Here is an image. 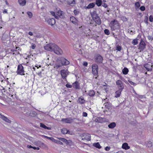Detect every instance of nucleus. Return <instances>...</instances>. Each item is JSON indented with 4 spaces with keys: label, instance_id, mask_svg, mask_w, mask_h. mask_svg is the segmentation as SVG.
Masks as SVG:
<instances>
[{
    "label": "nucleus",
    "instance_id": "obj_1",
    "mask_svg": "<svg viewBox=\"0 0 153 153\" xmlns=\"http://www.w3.org/2000/svg\"><path fill=\"white\" fill-rule=\"evenodd\" d=\"M10 88L8 87H0V91L4 95H6L10 101H13L14 100L13 96L10 93Z\"/></svg>",
    "mask_w": 153,
    "mask_h": 153
},
{
    "label": "nucleus",
    "instance_id": "obj_2",
    "mask_svg": "<svg viewBox=\"0 0 153 153\" xmlns=\"http://www.w3.org/2000/svg\"><path fill=\"white\" fill-rule=\"evenodd\" d=\"M10 88L8 87H0V91L4 95H6L10 101H13L14 100L13 96L10 93Z\"/></svg>",
    "mask_w": 153,
    "mask_h": 153
},
{
    "label": "nucleus",
    "instance_id": "obj_3",
    "mask_svg": "<svg viewBox=\"0 0 153 153\" xmlns=\"http://www.w3.org/2000/svg\"><path fill=\"white\" fill-rule=\"evenodd\" d=\"M91 16L94 21L96 23V24H95V26H97V24L99 25L101 24V19L98 15L97 14L96 11H94L91 13Z\"/></svg>",
    "mask_w": 153,
    "mask_h": 153
},
{
    "label": "nucleus",
    "instance_id": "obj_4",
    "mask_svg": "<svg viewBox=\"0 0 153 153\" xmlns=\"http://www.w3.org/2000/svg\"><path fill=\"white\" fill-rule=\"evenodd\" d=\"M109 26L112 30H118L120 28V25L117 20L114 19L110 22Z\"/></svg>",
    "mask_w": 153,
    "mask_h": 153
},
{
    "label": "nucleus",
    "instance_id": "obj_5",
    "mask_svg": "<svg viewBox=\"0 0 153 153\" xmlns=\"http://www.w3.org/2000/svg\"><path fill=\"white\" fill-rule=\"evenodd\" d=\"M92 73L94 75L95 78L96 79L98 76V65L96 64H94L92 65Z\"/></svg>",
    "mask_w": 153,
    "mask_h": 153
},
{
    "label": "nucleus",
    "instance_id": "obj_6",
    "mask_svg": "<svg viewBox=\"0 0 153 153\" xmlns=\"http://www.w3.org/2000/svg\"><path fill=\"white\" fill-rule=\"evenodd\" d=\"M17 74L22 76L25 75V72L24 68L22 64H19L18 65L17 70L16 71Z\"/></svg>",
    "mask_w": 153,
    "mask_h": 153
},
{
    "label": "nucleus",
    "instance_id": "obj_7",
    "mask_svg": "<svg viewBox=\"0 0 153 153\" xmlns=\"http://www.w3.org/2000/svg\"><path fill=\"white\" fill-rule=\"evenodd\" d=\"M94 61L97 64H101L102 63L103 59L102 56L99 54L96 55L94 57Z\"/></svg>",
    "mask_w": 153,
    "mask_h": 153
},
{
    "label": "nucleus",
    "instance_id": "obj_8",
    "mask_svg": "<svg viewBox=\"0 0 153 153\" xmlns=\"http://www.w3.org/2000/svg\"><path fill=\"white\" fill-rule=\"evenodd\" d=\"M53 51L57 55H61L63 53L62 50L55 44Z\"/></svg>",
    "mask_w": 153,
    "mask_h": 153
},
{
    "label": "nucleus",
    "instance_id": "obj_9",
    "mask_svg": "<svg viewBox=\"0 0 153 153\" xmlns=\"http://www.w3.org/2000/svg\"><path fill=\"white\" fill-rule=\"evenodd\" d=\"M55 44H49L45 46V49L47 51H52L53 50Z\"/></svg>",
    "mask_w": 153,
    "mask_h": 153
},
{
    "label": "nucleus",
    "instance_id": "obj_10",
    "mask_svg": "<svg viewBox=\"0 0 153 153\" xmlns=\"http://www.w3.org/2000/svg\"><path fill=\"white\" fill-rule=\"evenodd\" d=\"M146 44L142 39H141V41L139 45V49L140 50V51H143L146 48Z\"/></svg>",
    "mask_w": 153,
    "mask_h": 153
},
{
    "label": "nucleus",
    "instance_id": "obj_11",
    "mask_svg": "<svg viewBox=\"0 0 153 153\" xmlns=\"http://www.w3.org/2000/svg\"><path fill=\"white\" fill-rule=\"evenodd\" d=\"M82 137V140H86L87 141H90L91 140V135L90 134L84 133L81 135Z\"/></svg>",
    "mask_w": 153,
    "mask_h": 153
},
{
    "label": "nucleus",
    "instance_id": "obj_12",
    "mask_svg": "<svg viewBox=\"0 0 153 153\" xmlns=\"http://www.w3.org/2000/svg\"><path fill=\"white\" fill-rule=\"evenodd\" d=\"M59 60L61 61V64L63 65H66L70 64L69 61L63 57L60 58Z\"/></svg>",
    "mask_w": 153,
    "mask_h": 153
},
{
    "label": "nucleus",
    "instance_id": "obj_13",
    "mask_svg": "<svg viewBox=\"0 0 153 153\" xmlns=\"http://www.w3.org/2000/svg\"><path fill=\"white\" fill-rule=\"evenodd\" d=\"M60 73L62 78L63 79H65V80L66 81V78L68 74L67 70L64 69L61 70L60 71Z\"/></svg>",
    "mask_w": 153,
    "mask_h": 153
},
{
    "label": "nucleus",
    "instance_id": "obj_14",
    "mask_svg": "<svg viewBox=\"0 0 153 153\" xmlns=\"http://www.w3.org/2000/svg\"><path fill=\"white\" fill-rule=\"evenodd\" d=\"M123 89V88H119V89L117 91H116L115 93V97H119L121 94V92Z\"/></svg>",
    "mask_w": 153,
    "mask_h": 153
},
{
    "label": "nucleus",
    "instance_id": "obj_15",
    "mask_svg": "<svg viewBox=\"0 0 153 153\" xmlns=\"http://www.w3.org/2000/svg\"><path fill=\"white\" fill-rule=\"evenodd\" d=\"M152 65L148 63L144 65V67L146 68L147 71H152Z\"/></svg>",
    "mask_w": 153,
    "mask_h": 153
},
{
    "label": "nucleus",
    "instance_id": "obj_16",
    "mask_svg": "<svg viewBox=\"0 0 153 153\" xmlns=\"http://www.w3.org/2000/svg\"><path fill=\"white\" fill-rule=\"evenodd\" d=\"M47 22L48 24L51 25H53L55 23L56 21L54 19L51 18L49 19L48 20Z\"/></svg>",
    "mask_w": 153,
    "mask_h": 153
},
{
    "label": "nucleus",
    "instance_id": "obj_17",
    "mask_svg": "<svg viewBox=\"0 0 153 153\" xmlns=\"http://www.w3.org/2000/svg\"><path fill=\"white\" fill-rule=\"evenodd\" d=\"M70 20L73 24L75 25L77 24L78 20L74 17L73 16L71 17L70 18Z\"/></svg>",
    "mask_w": 153,
    "mask_h": 153
},
{
    "label": "nucleus",
    "instance_id": "obj_18",
    "mask_svg": "<svg viewBox=\"0 0 153 153\" xmlns=\"http://www.w3.org/2000/svg\"><path fill=\"white\" fill-rule=\"evenodd\" d=\"M103 106H105L106 109L110 110L111 108V104L107 102L104 103Z\"/></svg>",
    "mask_w": 153,
    "mask_h": 153
},
{
    "label": "nucleus",
    "instance_id": "obj_19",
    "mask_svg": "<svg viewBox=\"0 0 153 153\" xmlns=\"http://www.w3.org/2000/svg\"><path fill=\"white\" fill-rule=\"evenodd\" d=\"M62 121H65V123H72V120L69 118H63L62 119Z\"/></svg>",
    "mask_w": 153,
    "mask_h": 153
},
{
    "label": "nucleus",
    "instance_id": "obj_20",
    "mask_svg": "<svg viewBox=\"0 0 153 153\" xmlns=\"http://www.w3.org/2000/svg\"><path fill=\"white\" fill-rule=\"evenodd\" d=\"M63 14V12L61 10H59L56 13V14L58 16H55V17L56 19L58 18V17H60L61 16H62Z\"/></svg>",
    "mask_w": 153,
    "mask_h": 153
},
{
    "label": "nucleus",
    "instance_id": "obj_21",
    "mask_svg": "<svg viewBox=\"0 0 153 153\" xmlns=\"http://www.w3.org/2000/svg\"><path fill=\"white\" fill-rule=\"evenodd\" d=\"M95 5V3L93 2L89 4L88 6L86 7V8L88 9H89L94 7Z\"/></svg>",
    "mask_w": 153,
    "mask_h": 153
},
{
    "label": "nucleus",
    "instance_id": "obj_22",
    "mask_svg": "<svg viewBox=\"0 0 153 153\" xmlns=\"http://www.w3.org/2000/svg\"><path fill=\"white\" fill-rule=\"evenodd\" d=\"M122 148L126 150L129 149L130 147L128 146V144L127 143H124L123 144L122 146Z\"/></svg>",
    "mask_w": 153,
    "mask_h": 153
},
{
    "label": "nucleus",
    "instance_id": "obj_23",
    "mask_svg": "<svg viewBox=\"0 0 153 153\" xmlns=\"http://www.w3.org/2000/svg\"><path fill=\"white\" fill-rule=\"evenodd\" d=\"M27 107H20L19 108V111H21L22 113H24L26 110H27L26 108Z\"/></svg>",
    "mask_w": 153,
    "mask_h": 153
},
{
    "label": "nucleus",
    "instance_id": "obj_24",
    "mask_svg": "<svg viewBox=\"0 0 153 153\" xmlns=\"http://www.w3.org/2000/svg\"><path fill=\"white\" fill-rule=\"evenodd\" d=\"M78 101L80 104H82L84 103L85 100L84 99L83 97H81L78 98Z\"/></svg>",
    "mask_w": 153,
    "mask_h": 153
},
{
    "label": "nucleus",
    "instance_id": "obj_25",
    "mask_svg": "<svg viewBox=\"0 0 153 153\" xmlns=\"http://www.w3.org/2000/svg\"><path fill=\"white\" fill-rule=\"evenodd\" d=\"M29 114H28V116H30L33 117L36 116L37 114L36 112L33 111H30V110Z\"/></svg>",
    "mask_w": 153,
    "mask_h": 153
},
{
    "label": "nucleus",
    "instance_id": "obj_26",
    "mask_svg": "<svg viewBox=\"0 0 153 153\" xmlns=\"http://www.w3.org/2000/svg\"><path fill=\"white\" fill-rule=\"evenodd\" d=\"M18 1L20 5L22 6L25 5L26 4V0H19Z\"/></svg>",
    "mask_w": 153,
    "mask_h": 153
},
{
    "label": "nucleus",
    "instance_id": "obj_27",
    "mask_svg": "<svg viewBox=\"0 0 153 153\" xmlns=\"http://www.w3.org/2000/svg\"><path fill=\"white\" fill-rule=\"evenodd\" d=\"M116 126V124L114 122H113L109 124L108 126V127L111 128H114Z\"/></svg>",
    "mask_w": 153,
    "mask_h": 153
},
{
    "label": "nucleus",
    "instance_id": "obj_28",
    "mask_svg": "<svg viewBox=\"0 0 153 153\" xmlns=\"http://www.w3.org/2000/svg\"><path fill=\"white\" fill-rule=\"evenodd\" d=\"M97 6H100L102 4V1L101 0H96L95 3Z\"/></svg>",
    "mask_w": 153,
    "mask_h": 153
},
{
    "label": "nucleus",
    "instance_id": "obj_29",
    "mask_svg": "<svg viewBox=\"0 0 153 153\" xmlns=\"http://www.w3.org/2000/svg\"><path fill=\"white\" fill-rule=\"evenodd\" d=\"M40 126L44 128L47 129L49 130H50L51 129V128L47 127L44 124L42 123H40Z\"/></svg>",
    "mask_w": 153,
    "mask_h": 153
},
{
    "label": "nucleus",
    "instance_id": "obj_30",
    "mask_svg": "<svg viewBox=\"0 0 153 153\" xmlns=\"http://www.w3.org/2000/svg\"><path fill=\"white\" fill-rule=\"evenodd\" d=\"M0 117L7 122L9 123L10 121L7 117L4 115H1V116Z\"/></svg>",
    "mask_w": 153,
    "mask_h": 153
},
{
    "label": "nucleus",
    "instance_id": "obj_31",
    "mask_svg": "<svg viewBox=\"0 0 153 153\" xmlns=\"http://www.w3.org/2000/svg\"><path fill=\"white\" fill-rule=\"evenodd\" d=\"M69 130H68L66 128H63L62 129V133L64 134H67V133L69 134Z\"/></svg>",
    "mask_w": 153,
    "mask_h": 153
},
{
    "label": "nucleus",
    "instance_id": "obj_32",
    "mask_svg": "<svg viewBox=\"0 0 153 153\" xmlns=\"http://www.w3.org/2000/svg\"><path fill=\"white\" fill-rule=\"evenodd\" d=\"M128 72V70L126 68H125L123 70L122 72L124 74L126 75L127 74Z\"/></svg>",
    "mask_w": 153,
    "mask_h": 153
},
{
    "label": "nucleus",
    "instance_id": "obj_33",
    "mask_svg": "<svg viewBox=\"0 0 153 153\" xmlns=\"http://www.w3.org/2000/svg\"><path fill=\"white\" fill-rule=\"evenodd\" d=\"M104 112L106 115H109L111 114V111L109 110H107L105 109L104 111Z\"/></svg>",
    "mask_w": 153,
    "mask_h": 153
},
{
    "label": "nucleus",
    "instance_id": "obj_34",
    "mask_svg": "<svg viewBox=\"0 0 153 153\" xmlns=\"http://www.w3.org/2000/svg\"><path fill=\"white\" fill-rule=\"evenodd\" d=\"M95 94V92L93 90H91L89 91L88 94L91 97L93 96Z\"/></svg>",
    "mask_w": 153,
    "mask_h": 153
},
{
    "label": "nucleus",
    "instance_id": "obj_35",
    "mask_svg": "<svg viewBox=\"0 0 153 153\" xmlns=\"http://www.w3.org/2000/svg\"><path fill=\"white\" fill-rule=\"evenodd\" d=\"M93 146L98 149H100L101 147L99 143H94L93 144Z\"/></svg>",
    "mask_w": 153,
    "mask_h": 153
},
{
    "label": "nucleus",
    "instance_id": "obj_36",
    "mask_svg": "<svg viewBox=\"0 0 153 153\" xmlns=\"http://www.w3.org/2000/svg\"><path fill=\"white\" fill-rule=\"evenodd\" d=\"M116 83L117 85H119V86H122V82L121 80H118L116 81Z\"/></svg>",
    "mask_w": 153,
    "mask_h": 153
},
{
    "label": "nucleus",
    "instance_id": "obj_37",
    "mask_svg": "<svg viewBox=\"0 0 153 153\" xmlns=\"http://www.w3.org/2000/svg\"><path fill=\"white\" fill-rule=\"evenodd\" d=\"M140 7V4L139 1L135 3V7L136 9L139 8Z\"/></svg>",
    "mask_w": 153,
    "mask_h": 153
},
{
    "label": "nucleus",
    "instance_id": "obj_38",
    "mask_svg": "<svg viewBox=\"0 0 153 153\" xmlns=\"http://www.w3.org/2000/svg\"><path fill=\"white\" fill-rule=\"evenodd\" d=\"M62 64H60V63H55V68H56L57 69L60 67H61L62 66Z\"/></svg>",
    "mask_w": 153,
    "mask_h": 153
},
{
    "label": "nucleus",
    "instance_id": "obj_39",
    "mask_svg": "<svg viewBox=\"0 0 153 153\" xmlns=\"http://www.w3.org/2000/svg\"><path fill=\"white\" fill-rule=\"evenodd\" d=\"M137 39H136L133 40L132 41V44L134 45H136L138 43Z\"/></svg>",
    "mask_w": 153,
    "mask_h": 153
},
{
    "label": "nucleus",
    "instance_id": "obj_40",
    "mask_svg": "<svg viewBox=\"0 0 153 153\" xmlns=\"http://www.w3.org/2000/svg\"><path fill=\"white\" fill-rule=\"evenodd\" d=\"M59 139L62 141L64 143H66L67 142V140L64 138H59Z\"/></svg>",
    "mask_w": 153,
    "mask_h": 153
},
{
    "label": "nucleus",
    "instance_id": "obj_41",
    "mask_svg": "<svg viewBox=\"0 0 153 153\" xmlns=\"http://www.w3.org/2000/svg\"><path fill=\"white\" fill-rule=\"evenodd\" d=\"M27 110H26V111H25V113H24V114H26V115H28L30 112V110H29V108L27 107L26 108Z\"/></svg>",
    "mask_w": 153,
    "mask_h": 153
},
{
    "label": "nucleus",
    "instance_id": "obj_42",
    "mask_svg": "<svg viewBox=\"0 0 153 153\" xmlns=\"http://www.w3.org/2000/svg\"><path fill=\"white\" fill-rule=\"evenodd\" d=\"M105 33L107 35H109L110 34L109 31L108 29H105L104 30Z\"/></svg>",
    "mask_w": 153,
    "mask_h": 153
},
{
    "label": "nucleus",
    "instance_id": "obj_43",
    "mask_svg": "<svg viewBox=\"0 0 153 153\" xmlns=\"http://www.w3.org/2000/svg\"><path fill=\"white\" fill-rule=\"evenodd\" d=\"M122 48L121 46H120L119 45H117L116 47V50L118 51H120L121 50Z\"/></svg>",
    "mask_w": 153,
    "mask_h": 153
},
{
    "label": "nucleus",
    "instance_id": "obj_44",
    "mask_svg": "<svg viewBox=\"0 0 153 153\" xmlns=\"http://www.w3.org/2000/svg\"><path fill=\"white\" fill-rule=\"evenodd\" d=\"M27 14H28V16L30 18H31L33 16V14L32 13L30 12H28L27 13Z\"/></svg>",
    "mask_w": 153,
    "mask_h": 153
},
{
    "label": "nucleus",
    "instance_id": "obj_45",
    "mask_svg": "<svg viewBox=\"0 0 153 153\" xmlns=\"http://www.w3.org/2000/svg\"><path fill=\"white\" fill-rule=\"evenodd\" d=\"M38 143L41 146H42V147H45L46 145H45L43 143H42L40 141H38Z\"/></svg>",
    "mask_w": 153,
    "mask_h": 153
},
{
    "label": "nucleus",
    "instance_id": "obj_46",
    "mask_svg": "<svg viewBox=\"0 0 153 153\" xmlns=\"http://www.w3.org/2000/svg\"><path fill=\"white\" fill-rule=\"evenodd\" d=\"M144 22L146 24H148V17L146 16L145 17V19L144 20Z\"/></svg>",
    "mask_w": 153,
    "mask_h": 153
},
{
    "label": "nucleus",
    "instance_id": "obj_47",
    "mask_svg": "<svg viewBox=\"0 0 153 153\" xmlns=\"http://www.w3.org/2000/svg\"><path fill=\"white\" fill-rule=\"evenodd\" d=\"M74 14L76 16V15H78V14H79V11L77 10H74Z\"/></svg>",
    "mask_w": 153,
    "mask_h": 153
},
{
    "label": "nucleus",
    "instance_id": "obj_48",
    "mask_svg": "<svg viewBox=\"0 0 153 153\" xmlns=\"http://www.w3.org/2000/svg\"><path fill=\"white\" fill-rule=\"evenodd\" d=\"M149 21L151 22H153V16L152 15H150L149 16Z\"/></svg>",
    "mask_w": 153,
    "mask_h": 153
},
{
    "label": "nucleus",
    "instance_id": "obj_49",
    "mask_svg": "<svg viewBox=\"0 0 153 153\" xmlns=\"http://www.w3.org/2000/svg\"><path fill=\"white\" fill-rule=\"evenodd\" d=\"M73 86H78L79 82L77 81H76L73 84Z\"/></svg>",
    "mask_w": 153,
    "mask_h": 153
},
{
    "label": "nucleus",
    "instance_id": "obj_50",
    "mask_svg": "<svg viewBox=\"0 0 153 153\" xmlns=\"http://www.w3.org/2000/svg\"><path fill=\"white\" fill-rule=\"evenodd\" d=\"M145 7L144 6H141L140 7V9L141 10L143 11L145 10Z\"/></svg>",
    "mask_w": 153,
    "mask_h": 153
},
{
    "label": "nucleus",
    "instance_id": "obj_51",
    "mask_svg": "<svg viewBox=\"0 0 153 153\" xmlns=\"http://www.w3.org/2000/svg\"><path fill=\"white\" fill-rule=\"evenodd\" d=\"M55 143L61 145H62L63 144L62 142L58 140H56Z\"/></svg>",
    "mask_w": 153,
    "mask_h": 153
},
{
    "label": "nucleus",
    "instance_id": "obj_52",
    "mask_svg": "<svg viewBox=\"0 0 153 153\" xmlns=\"http://www.w3.org/2000/svg\"><path fill=\"white\" fill-rule=\"evenodd\" d=\"M36 47V45L35 44L32 43L31 46V48L33 49H34Z\"/></svg>",
    "mask_w": 153,
    "mask_h": 153
},
{
    "label": "nucleus",
    "instance_id": "obj_53",
    "mask_svg": "<svg viewBox=\"0 0 153 153\" xmlns=\"http://www.w3.org/2000/svg\"><path fill=\"white\" fill-rule=\"evenodd\" d=\"M102 6L106 8L108 7V5L106 3L103 2L102 3Z\"/></svg>",
    "mask_w": 153,
    "mask_h": 153
},
{
    "label": "nucleus",
    "instance_id": "obj_54",
    "mask_svg": "<svg viewBox=\"0 0 153 153\" xmlns=\"http://www.w3.org/2000/svg\"><path fill=\"white\" fill-rule=\"evenodd\" d=\"M110 148H111L110 146H107L105 148V149L106 151H108L110 149Z\"/></svg>",
    "mask_w": 153,
    "mask_h": 153
},
{
    "label": "nucleus",
    "instance_id": "obj_55",
    "mask_svg": "<svg viewBox=\"0 0 153 153\" xmlns=\"http://www.w3.org/2000/svg\"><path fill=\"white\" fill-rule=\"evenodd\" d=\"M43 136L44 137H45L46 138H47L48 139H49V140H51V137H47V136H45V135H43Z\"/></svg>",
    "mask_w": 153,
    "mask_h": 153
},
{
    "label": "nucleus",
    "instance_id": "obj_56",
    "mask_svg": "<svg viewBox=\"0 0 153 153\" xmlns=\"http://www.w3.org/2000/svg\"><path fill=\"white\" fill-rule=\"evenodd\" d=\"M15 52L16 53H15L16 55H18L20 54L19 53V51L17 50H15Z\"/></svg>",
    "mask_w": 153,
    "mask_h": 153
},
{
    "label": "nucleus",
    "instance_id": "obj_57",
    "mask_svg": "<svg viewBox=\"0 0 153 153\" xmlns=\"http://www.w3.org/2000/svg\"><path fill=\"white\" fill-rule=\"evenodd\" d=\"M129 83L131 85H135V83L133 82L132 81H129Z\"/></svg>",
    "mask_w": 153,
    "mask_h": 153
},
{
    "label": "nucleus",
    "instance_id": "obj_58",
    "mask_svg": "<svg viewBox=\"0 0 153 153\" xmlns=\"http://www.w3.org/2000/svg\"><path fill=\"white\" fill-rule=\"evenodd\" d=\"M56 140L54 139L53 138L51 137V140L52 142H54V143H56Z\"/></svg>",
    "mask_w": 153,
    "mask_h": 153
},
{
    "label": "nucleus",
    "instance_id": "obj_59",
    "mask_svg": "<svg viewBox=\"0 0 153 153\" xmlns=\"http://www.w3.org/2000/svg\"><path fill=\"white\" fill-rule=\"evenodd\" d=\"M88 65V63L86 62H84L83 64V65L85 67L87 66Z\"/></svg>",
    "mask_w": 153,
    "mask_h": 153
},
{
    "label": "nucleus",
    "instance_id": "obj_60",
    "mask_svg": "<svg viewBox=\"0 0 153 153\" xmlns=\"http://www.w3.org/2000/svg\"><path fill=\"white\" fill-rule=\"evenodd\" d=\"M87 116V114L85 112L83 113V116L84 117H86Z\"/></svg>",
    "mask_w": 153,
    "mask_h": 153
},
{
    "label": "nucleus",
    "instance_id": "obj_61",
    "mask_svg": "<svg viewBox=\"0 0 153 153\" xmlns=\"http://www.w3.org/2000/svg\"><path fill=\"white\" fill-rule=\"evenodd\" d=\"M71 141L70 140H67V142H66L65 143L66 144H67V145H70V143H71Z\"/></svg>",
    "mask_w": 153,
    "mask_h": 153
},
{
    "label": "nucleus",
    "instance_id": "obj_62",
    "mask_svg": "<svg viewBox=\"0 0 153 153\" xmlns=\"http://www.w3.org/2000/svg\"><path fill=\"white\" fill-rule=\"evenodd\" d=\"M16 49L18 51H21V49L20 48L18 47H16Z\"/></svg>",
    "mask_w": 153,
    "mask_h": 153
},
{
    "label": "nucleus",
    "instance_id": "obj_63",
    "mask_svg": "<svg viewBox=\"0 0 153 153\" xmlns=\"http://www.w3.org/2000/svg\"><path fill=\"white\" fill-rule=\"evenodd\" d=\"M51 14L53 16H55V13L54 12L51 11Z\"/></svg>",
    "mask_w": 153,
    "mask_h": 153
},
{
    "label": "nucleus",
    "instance_id": "obj_64",
    "mask_svg": "<svg viewBox=\"0 0 153 153\" xmlns=\"http://www.w3.org/2000/svg\"><path fill=\"white\" fill-rule=\"evenodd\" d=\"M3 13H7V9H4L3 12Z\"/></svg>",
    "mask_w": 153,
    "mask_h": 153
}]
</instances>
